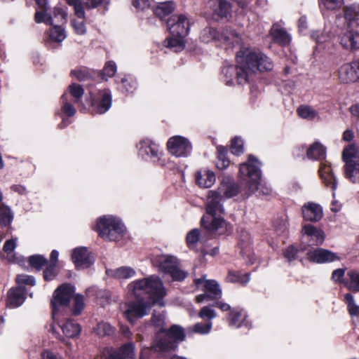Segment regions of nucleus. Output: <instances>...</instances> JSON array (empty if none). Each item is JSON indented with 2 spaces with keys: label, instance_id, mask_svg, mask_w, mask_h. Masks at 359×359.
Masks as SVG:
<instances>
[{
  "label": "nucleus",
  "instance_id": "ddd939ff",
  "mask_svg": "<svg viewBox=\"0 0 359 359\" xmlns=\"http://www.w3.org/2000/svg\"><path fill=\"white\" fill-rule=\"evenodd\" d=\"M208 6L217 20L226 18L231 14V5L226 0H209Z\"/></svg>",
  "mask_w": 359,
  "mask_h": 359
},
{
  "label": "nucleus",
  "instance_id": "7c9ffc66",
  "mask_svg": "<svg viewBox=\"0 0 359 359\" xmlns=\"http://www.w3.org/2000/svg\"><path fill=\"white\" fill-rule=\"evenodd\" d=\"M228 149L226 147L223 146L217 147V160L216 161V166L220 170L226 168L230 163L229 159L226 158Z\"/></svg>",
  "mask_w": 359,
  "mask_h": 359
},
{
  "label": "nucleus",
  "instance_id": "f8f14e48",
  "mask_svg": "<svg viewBox=\"0 0 359 359\" xmlns=\"http://www.w3.org/2000/svg\"><path fill=\"white\" fill-rule=\"evenodd\" d=\"M72 259L78 269H86L93 263V259L86 248L81 247L74 250Z\"/></svg>",
  "mask_w": 359,
  "mask_h": 359
},
{
  "label": "nucleus",
  "instance_id": "a19ab883",
  "mask_svg": "<svg viewBox=\"0 0 359 359\" xmlns=\"http://www.w3.org/2000/svg\"><path fill=\"white\" fill-rule=\"evenodd\" d=\"M29 263L32 267L41 270L43 266L48 265V260L42 255H36L29 258Z\"/></svg>",
  "mask_w": 359,
  "mask_h": 359
},
{
  "label": "nucleus",
  "instance_id": "c03bdc74",
  "mask_svg": "<svg viewBox=\"0 0 359 359\" xmlns=\"http://www.w3.org/2000/svg\"><path fill=\"white\" fill-rule=\"evenodd\" d=\"M344 299L348 305L350 314L359 318V306L355 304L353 295L350 293H347L344 295Z\"/></svg>",
  "mask_w": 359,
  "mask_h": 359
},
{
  "label": "nucleus",
  "instance_id": "a18cd8bd",
  "mask_svg": "<svg viewBox=\"0 0 359 359\" xmlns=\"http://www.w3.org/2000/svg\"><path fill=\"white\" fill-rule=\"evenodd\" d=\"M1 223L4 225H8L13 219V214L11 209L4 205L0 207Z\"/></svg>",
  "mask_w": 359,
  "mask_h": 359
},
{
  "label": "nucleus",
  "instance_id": "a211bd4d",
  "mask_svg": "<svg viewBox=\"0 0 359 359\" xmlns=\"http://www.w3.org/2000/svg\"><path fill=\"white\" fill-rule=\"evenodd\" d=\"M302 215L305 220L317 222L322 218L323 210L319 205L314 203H308L302 207Z\"/></svg>",
  "mask_w": 359,
  "mask_h": 359
},
{
  "label": "nucleus",
  "instance_id": "4c0bfd02",
  "mask_svg": "<svg viewBox=\"0 0 359 359\" xmlns=\"http://www.w3.org/2000/svg\"><path fill=\"white\" fill-rule=\"evenodd\" d=\"M297 114L302 118L313 120L318 113L311 107L308 105H300L297 109Z\"/></svg>",
  "mask_w": 359,
  "mask_h": 359
},
{
  "label": "nucleus",
  "instance_id": "f3484780",
  "mask_svg": "<svg viewBox=\"0 0 359 359\" xmlns=\"http://www.w3.org/2000/svg\"><path fill=\"white\" fill-rule=\"evenodd\" d=\"M309 259L317 263H324L338 260L339 257L334 252L323 248H318L308 253Z\"/></svg>",
  "mask_w": 359,
  "mask_h": 359
},
{
  "label": "nucleus",
  "instance_id": "de8ad7c7",
  "mask_svg": "<svg viewBox=\"0 0 359 359\" xmlns=\"http://www.w3.org/2000/svg\"><path fill=\"white\" fill-rule=\"evenodd\" d=\"M242 318V311L238 309L231 310L229 314V324L230 326L237 327V325L241 323V319Z\"/></svg>",
  "mask_w": 359,
  "mask_h": 359
},
{
  "label": "nucleus",
  "instance_id": "5701e85b",
  "mask_svg": "<svg viewBox=\"0 0 359 359\" xmlns=\"http://www.w3.org/2000/svg\"><path fill=\"white\" fill-rule=\"evenodd\" d=\"M217 191L222 198H231L241 191L239 185L234 182L222 183Z\"/></svg>",
  "mask_w": 359,
  "mask_h": 359
},
{
  "label": "nucleus",
  "instance_id": "680f3d73",
  "mask_svg": "<svg viewBox=\"0 0 359 359\" xmlns=\"http://www.w3.org/2000/svg\"><path fill=\"white\" fill-rule=\"evenodd\" d=\"M81 20H73L72 21V25L74 28L75 32L78 34H84L86 33V26L84 22L82 20L83 18L81 19Z\"/></svg>",
  "mask_w": 359,
  "mask_h": 359
},
{
  "label": "nucleus",
  "instance_id": "ea45409f",
  "mask_svg": "<svg viewBox=\"0 0 359 359\" xmlns=\"http://www.w3.org/2000/svg\"><path fill=\"white\" fill-rule=\"evenodd\" d=\"M183 38L179 36L169 38L165 41V46L170 48H174L175 52L181 51L184 48Z\"/></svg>",
  "mask_w": 359,
  "mask_h": 359
},
{
  "label": "nucleus",
  "instance_id": "4468645a",
  "mask_svg": "<svg viewBox=\"0 0 359 359\" xmlns=\"http://www.w3.org/2000/svg\"><path fill=\"white\" fill-rule=\"evenodd\" d=\"M100 99L92 102L93 110L97 114H104L111 106V94L109 89H103L99 91Z\"/></svg>",
  "mask_w": 359,
  "mask_h": 359
},
{
  "label": "nucleus",
  "instance_id": "7ed1b4c3",
  "mask_svg": "<svg viewBox=\"0 0 359 359\" xmlns=\"http://www.w3.org/2000/svg\"><path fill=\"white\" fill-rule=\"evenodd\" d=\"M222 197L217 190L210 191L206 203V215L201 219L202 225L208 231L224 233L227 230V224L220 217L224 212Z\"/></svg>",
  "mask_w": 359,
  "mask_h": 359
},
{
  "label": "nucleus",
  "instance_id": "f257e3e1",
  "mask_svg": "<svg viewBox=\"0 0 359 359\" xmlns=\"http://www.w3.org/2000/svg\"><path fill=\"white\" fill-rule=\"evenodd\" d=\"M128 290L137 299L136 302L128 304L127 310L124 312L125 317L132 324L136 319L145 316L151 305H163L161 299L165 292L163 283L158 277L151 276L134 281L128 285Z\"/></svg>",
  "mask_w": 359,
  "mask_h": 359
},
{
  "label": "nucleus",
  "instance_id": "423d86ee",
  "mask_svg": "<svg viewBox=\"0 0 359 359\" xmlns=\"http://www.w3.org/2000/svg\"><path fill=\"white\" fill-rule=\"evenodd\" d=\"M342 159L345 163L346 178L353 183L359 182V150L358 147L354 144L346 147L342 152Z\"/></svg>",
  "mask_w": 359,
  "mask_h": 359
},
{
  "label": "nucleus",
  "instance_id": "9b49d317",
  "mask_svg": "<svg viewBox=\"0 0 359 359\" xmlns=\"http://www.w3.org/2000/svg\"><path fill=\"white\" fill-rule=\"evenodd\" d=\"M168 151L177 157L185 156L189 153L191 146L189 140L182 136L170 137L167 142Z\"/></svg>",
  "mask_w": 359,
  "mask_h": 359
},
{
  "label": "nucleus",
  "instance_id": "37998d69",
  "mask_svg": "<svg viewBox=\"0 0 359 359\" xmlns=\"http://www.w3.org/2000/svg\"><path fill=\"white\" fill-rule=\"evenodd\" d=\"M116 72V65L113 61H108L105 63V65L100 72V76L102 79L107 80V78H110L114 76Z\"/></svg>",
  "mask_w": 359,
  "mask_h": 359
},
{
  "label": "nucleus",
  "instance_id": "052dcab7",
  "mask_svg": "<svg viewBox=\"0 0 359 359\" xmlns=\"http://www.w3.org/2000/svg\"><path fill=\"white\" fill-rule=\"evenodd\" d=\"M16 282L18 284H25L32 286L35 284V280L32 276L25 274L18 275Z\"/></svg>",
  "mask_w": 359,
  "mask_h": 359
},
{
  "label": "nucleus",
  "instance_id": "20e7f679",
  "mask_svg": "<svg viewBox=\"0 0 359 359\" xmlns=\"http://www.w3.org/2000/svg\"><path fill=\"white\" fill-rule=\"evenodd\" d=\"M261 163L252 155L248 156V162L240 165L239 175L241 181L245 184V194L250 195L258 189L261 178Z\"/></svg>",
  "mask_w": 359,
  "mask_h": 359
},
{
  "label": "nucleus",
  "instance_id": "5fc2aeb1",
  "mask_svg": "<svg viewBox=\"0 0 359 359\" xmlns=\"http://www.w3.org/2000/svg\"><path fill=\"white\" fill-rule=\"evenodd\" d=\"M212 327V323L210 322L206 323H196L195 324L192 328L191 330L194 332L199 333V334H207L209 332Z\"/></svg>",
  "mask_w": 359,
  "mask_h": 359
},
{
  "label": "nucleus",
  "instance_id": "393cba45",
  "mask_svg": "<svg viewBox=\"0 0 359 359\" xmlns=\"http://www.w3.org/2000/svg\"><path fill=\"white\" fill-rule=\"evenodd\" d=\"M218 40L231 43L233 46L240 45L241 39L240 35L231 28H225L219 34Z\"/></svg>",
  "mask_w": 359,
  "mask_h": 359
},
{
  "label": "nucleus",
  "instance_id": "09e8293b",
  "mask_svg": "<svg viewBox=\"0 0 359 359\" xmlns=\"http://www.w3.org/2000/svg\"><path fill=\"white\" fill-rule=\"evenodd\" d=\"M66 1L69 5L74 6L75 14L79 18H84L85 11L80 0H66Z\"/></svg>",
  "mask_w": 359,
  "mask_h": 359
},
{
  "label": "nucleus",
  "instance_id": "6ab92c4d",
  "mask_svg": "<svg viewBox=\"0 0 359 359\" xmlns=\"http://www.w3.org/2000/svg\"><path fill=\"white\" fill-rule=\"evenodd\" d=\"M137 148L139 154L143 157H158L159 147L157 144L154 143L149 139H144L141 140L137 145Z\"/></svg>",
  "mask_w": 359,
  "mask_h": 359
},
{
  "label": "nucleus",
  "instance_id": "338daca9",
  "mask_svg": "<svg viewBox=\"0 0 359 359\" xmlns=\"http://www.w3.org/2000/svg\"><path fill=\"white\" fill-rule=\"evenodd\" d=\"M149 0H133V5L140 10H144L149 6Z\"/></svg>",
  "mask_w": 359,
  "mask_h": 359
},
{
  "label": "nucleus",
  "instance_id": "c756f323",
  "mask_svg": "<svg viewBox=\"0 0 359 359\" xmlns=\"http://www.w3.org/2000/svg\"><path fill=\"white\" fill-rule=\"evenodd\" d=\"M162 332H165L168 336L170 337L173 342L176 345V343L179 341H182L185 339V334L184 329L179 326L174 325L170 327L168 330H163Z\"/></svg>",
  "mask_w": 359,
  "mask_h": 359
},
{
  "label": "nucleus",
  "instance_id": "72a5a7b5",
  "mask_svg": "<svg viewBox=\"0 0 359 359\" xmlns=\"http://www.w3.org/2000/svg\"><path fill=\"white\" fill-rule=\"evenodd\" d=\"M134 346L133 344H126L123 345L119 353L116 354H111L110 359H130L133 355Z\"/></svg>",
  "mask_w": 359,
  "mask_h": 359
},
{
  "label": "nucleus",
  "instance_id": "bb28decb",
  "mask_svg": "<svg viewBox=\"0 0 359 359\" xmlns=\"http://www.w3.org/2000/svg\"><path fill=\"white\" fill-rule=\"evenodd\" d=\"M271 34L273 39L282 45L287 44L290 38L286 31L278 25H273L271 29Z\"/></svg>",
  "mask_w": 359,
  "mask_h": 359
},
{
  "label": "nucleus",
  "instance_id": "c9c22d12",
  "mask_svg": "<svg viewBox=\"0 0 359 359\" xmlns=\"http://www.w3.org/2000/svg\"><path fill=\"white\" fill-rule=\"evenodd\" d=\"M349 280L346 283L347 288L353 292H359V272L356 271H349L347 273Z\"/></svg>",
  "mask_w": 359,
  "mask_h": 359
},
{
  "label": "nucleus",
  "instance_id": "aec40b11",
  "mask_svg": "<svg viewBox=\"0 0 359 359\" xmlns=\"http://www.w3.org/2000/svg\"><path fill=\"white\" fill-rule=\"evenodd\" d=\"M25 299V289L18 286L11 288L8 293L7 304L10 307L15 308L20 306Z\"/></svg>",
  "mask_w": 359,
  "mask_h": 359
},
{
  "label": "nucleus",
  "instance_id": "69168bd1",
  "mask_svg": "<svg viewBox=\"0 0 359 359\" xmlns=\"http://www.w3.org/2000/svg\"><path fill=\"white\" fill-rule=\"evenodd\" d=\"M297 252V250L293 245H290L285 250L284 257L290 262L295 259Z\"/></svg>",
  "mask_w": 359,
  "mask_h": 359
},
{
  "label": "nucleus",
  "instance_id": "13d9d810",
  "mask_svg": "<svg viewBox=\"0 0 359 359\" xmlns=\"http://www.w3.org/2000/svg\"><path fill=\"white\" fill-rule=\"evenodd\" d=\"M217 316L216 312L215 310L210 309L209 306H203L199 313L198 316L203 319H206L208 320H210L213 318H215Z\"/></svg>",
  "mask_w": 359,
  "mask_h": 359
},
{
  "label": "nucleus",
  "instance_id": "603ef678",
  "mask_svg": "<svg viewBox=\"0 0 359 359\" xmlns=\"http://www.w3.org/2000/svg\"><path fill=\"white\" fill-rule=\"evenodd\" d=\"M61 99L62 101V111L68 116H73L76 114V109L74 108L72 104L68 102L67 95L64 94Z\"/></svg>",
  "mask_w": 359,
  "mask_h": 359
},
{
  "label": "nucleus",
  "instance_id": "864d4df0",
  "mask_svg": "<svg viewBox=\"0 0 359 359\" xmlns=\"http://www.w3.org/2000/svg\"><path fill=\"white\" fill-rule=\"evenodd\" d=\"M200 232L198 229H194L188 233L187 235V243L189 247L195 245L199 241Z\"/></svg>",
  "mask_w": 359,
  "mask_h": 359
},
{
  "label": "nucleus",
  "instance_id": "79ce46f5",
  "mask_svg": "<svg viewBox=\"0 0 359 359\" xmlns=\"http://www.w3.org/2000/svg\"><path fill=\"white\" fill-rule=\"evenodd\" d=\"M219 34H217L216 29L208 27L203 29L201 32V39L205 43H208L212 40H218Z\"/></svg>",
  "mask_w": 359,
  "mask_h": 359
},
{
  "label": "nucleus",
  "instance_id": "6e6d98bb",
  "mask_svg": "<svg viewBox=\"0 0 359 359\" xmlns=\"http://www.w3.org/2000/svg\"><path fill=\"white\" fill-rule=\"evenodd\" d=\"M84 307L83 297L77 294L74 299L73 314L74 316L79 315Z\"/></svg>",
  "mask_w": 359,
  "mask_h": 359
},
{
  "label": "nucleus",
  "instance_id": "4be33fe9",
  "mask_svg": "<svg viewBox=\"0 0 359 359\" xmlns=\"http://www.w3.org/2000/svg\"><path fill=\"white\" fill-rule=\"evenodd\" d=\"M215 182V176L210 170H200L196 173V182L201 188H209Z\"/></svg>",
  "mask_w": 359,
  "mask_h": 359
},
{
  "label": "nucleus",
  "instance_id": "49530a36",
  "mask_svg": "<svg viewBox=\"0 0 359 359\" xmlns=\"http://www.w3.org/2000/svg\"><path fill=\"white\" fill-rule=\"evenodd\" d=\"M303 231L305 234L308 236H313L317 238L318 240L323 241L324 238L323 232L320 230L316 229L314 226L311 224H306L303 227Z\"/></svg>",
  "mask_w": 359,
  "mask_h": 359
},
{
  "label": "nucleus",
  "instance_id": "4d7b16f0",
  "mask_svg": "<svg viewBox=\"0 0 359 359\" xmlns=\"http://www.w3.org/2000/svg\"><path fill=\"white\" fill-rule=\"evenodd\" d=\"M113 333V327L107 323H100L97 327V334L100 336L109 335Z\"/></svg>",
  "mask_w": 359,
  "mask_h": 359
},
{
  "label": "nucleus",
  "instance_id": "412c9836",
  "mask_svg": "<svg viewBox=\"0 0 359 359\" xmlns=\"http://www.w3.org/2000/svg\"><path fill=\"white\" fill-rule=\"evenodd\" d=\"M163 332L164 333L163 335H161L159 333L156 336V338L154 342L153 348L156 351H168L175 349L176 345L173 342V340L170 338L165 332Z\"/></svg>",
  "mask_w": 359,
  "mask_h": 359
},
{
  "label": "nucleus",
  "instance_id": "bf43d9fd",
  "mask_svg": "<svg viewBox=\"0 0 359 359\" xmlns=\"http://www.w3.org/2000/svg\"><path fill=\"white\" fill-rule=\"evenodd\" d=\"M322 4L328 10H336L341 7L344 0H320Z\"/></svg>",
  "mask_w": 359,
  "mask_h": 359
},
{
  "label": "nucleus",
  "instance_id": "cd10ccee",
  "mask_svg": "<svg viewBox=\"0 0 359 359\" xmlns=\"http://www.w3.org/2000/svg\"><path fill=\"white\" fill-rule=\"evenodd\" d=\"M306 155L309 158L320 160L325 156V148L320 143L315 142L307 149Z\"/></svg>",
  "mask_w": 359,
  "mask_h": 359
},
{
  "label": "nucleus",
  "instance_id": "f704fd0d",
  "mask_svg": "<svg viewBox=\"0 0 359 359\" xmlns=\"http://www.w3.org/2000/svg\"><path fill=\"white\" fill-rule=\"evenodd\" d=\"M344 15L348 27H353L358 25L359 20V13L353 7H344Z\"/></svg>",
  "mask_w": 359,
  "mask_h": 359
},
{
  "label": "nucleus",
  "instance_id": "2f4dec72",
  "mask_svg": "<svg viewBox=\"0 0 359 359\" xmlns=\"http://www.w3.org/2000/svg\"><path fill=\"white\" fill-rule=\"evenodd\" d=\"M61 329L64 334L69 338L76 337L81 331L79 325L72 320L67 321L61 326Z\"/></svg>",
  "mask_w": 359,
  "mask_h": 359
},
{
  "label": "nucleus",
  "instance_id": "6e6552de",
  "mask_svg": "<svg viewBox=\"0 0 359 359\" xmlns=\"http://www.w3.org/2000/svg\"><path fill=\"white\" fill-rule=\"evenodd\" d=\"M158 262L160 270L170 275L174 280L182 281L188 275L187 271L180 269V262L176 257L163 255L159 257Z\"/></svg>",
  "mask_w": 359,
  "mask_h": 359
},
{
  "label": "nucleus",
  "instance_id": "f03ea898",
  "mask_svg": "<svg viewBox=\"0 0 359 359\" xmlns=\"http://www.w3.org/2000/svg\"><path fill=\"white\" fill-rule=\"evenodd\" d=\"M236 66L227 65L222 68L227 85L233 84L234 79L238 84L247 83L258 71H269L273 68L267 56L244 47L236 53Z\"/></svg>",
  "mask_w": 359,
  "mask_h": 359
},
{
  "label": "nucleus",
  "instance_id": "0eeeda50",
  "mask_svg": "<svg viewBox=\"0 0 359 359\" xmlns=\"http://www.w3.org/2000/svg\"><path fill=\"white\" fill-rule=\"evenodd\" d=\"M74 292V287L69 284H63L55 291L53 299L51 301L52 316L54 320L60 311L69 306Z\"/></svg>",
  "mask_w": 359,
  "mask_h": 359
},
{
  "label": "nucleus",
  "instance_id": "e2e57ef3",
  "mask_svg": "<svg viewBox=\"0 0 359 359\" xmlns=\"http://www.w3.org/2000/svg\"><path fill=\"white\" fill-rule=\"evenodd\" d=\"M46 268L43 271V276L45 280H52L55 276V265L49 264L46 266Z\"/></svg>",
  "mask_w": 359,
  "mask_h": 359
},
{
  "label": "nucleus",
  "instance_id": "a878e982",
  "mask_svg": "<svg viewBox=\"0 0 359 359\" xmlns=\"http://www.w3.org/2000/svg\"><path fill=\"white\" fill-rule=\"evenodd\" d=\"M108 276L116 279H128L133 277L135 271L133 269L128 266H122L116 269L107 270Z\"/></svg>",
  "mask_w": 359,
  "mask_h": 359
},
{
  "label": "nucleus",
  "instance_id": "c85d7f7f",
  "mask_svg": "<svg viewBox=\"0 0 359 359\" xmlns=\"http://www.w3.org/2000/svg\"><path fill=\"white\" fill-rule=\"evenodd\" d=\"M48 11V8H36L34 17L35 22L38 24L43 22L47 25H53V17Z\"/></svg>",
  "mask_w": 359,
  "mask_h": 359
},
{
  "label": "nucleus",
  "instance_id": "9d476101",
  "mask_svg": "<svg viewBox=\"0 0 359 359\" xmlns=\"http://www.w3.org/2000/svg\"><path fill=\"white\" fill-rule=\"evenodd\" d=\"M337 76L342 83H351L359 80V59L342 65L337 71Z\"/></svg>",
  "mask_w": 359,
  "mask_h": 359
},
{
  "label": "nucleus",
  "instance_id": "dca6fc26",
  "mask_svg": "<svg viewBox=\"0 0 359 359\" xmlns=\"http://www.w3.org/2000/svg\"><path fill=\"white\" fill-rule=\"evenodd\" d=\"M319 175L325 186L330 187L332 191L337 188V180L332 173V169L327 161L321 162L318 169Z\"/></svg>",
  "mask_w": 359,
  "mask_h": 359
},
{
  "label": "nucleus",
  "instance_id": "3c124183",
  "mask_svg": "<svg viewBox=\"0 0 359 359\" xmlns=\"http://www.w3.org/2000/svg\"><path fill=\"white\" fill-rule=\"evenodd\" d=\"M71 74L75 76L80 81H86L91 77V74L86 68L72 70L71 72Z\"/></svg>",
  "mask_w": 359,
  "mask_h": 359
},
{
  "label": "nucleus",
  "instance_id": "39448f33",
  "mask_svg": "<svg viewBox=\"0 0 359 359\" xmlns=\"http://www.w3.org/2000/svg\"><path fill=\"white\" fill-rule=\"evenodd\" d=\"M95 229L100 237L108 241L120 240L126 230L123 224L119 219L110 215L100 217Z\"/></svg>",
  "mask_w": 359,
  "mask_h": 359
},
{
  "label": "nucleus",
  "instance_id": "b1692460",
  "mask_svg": "<svg viewBox=\"0 0 359 359\" xmlns=\"http://www.w3.org/2000/svg\"><path fill=\"white\" fill-rule=\"evenodd\" d=\"M204 290L210 300L218 299L222 297V290L218 283L214 280H206Z\"/></svg>",
  "mask_w": 359,
  "mask_h": 359
},
{
  "label": "nucleus",
  "instance_id": "473e14b6",
  "mask_svg": "<svg viewBox=\"0 0 359 359\" xmlns=\"http://www.w3.org/2000/svg\"><path fill=\"white\" fill-rule=\"evenodd\" d=\"M48 39L53 42L60 43L66 38L65 29L58 25H53L48 32Z\"/></svg>",
  "mask_w": 359,
  "mask_h": 359
},
{
  "label": "nucleus",
  "instance_id": "58836bf2",
  "mask_svg": "<svg viewBox=\"0 0 359 359\" xmlns=\"http://www.w3.org/2000/svg\"><path fill=\"white\" fill-rule=\"evenodd\" d=\"M68 90L74 99V102L79 103L84 93L81 86L76 83H72L69 86Z\"/></svg>",
  "mask_w": 359,
  "mask_h": 359
},
{
  "label": "nucleus",
  "instance_id": "8fccbe9b",
  "mask_svg": "<svg viewBox=\"0 0 359 359\" xmlns=\"http://www.w3.org/2000/svg\"><path fill=\"white\" fill-rule=\"evenodd\" d=\"M231 153L239 155L243 152V142L240 137H234L231 142Z\"/></svg>",
  "mask_w": 359,
  "mask_h": 359
},
{
  "label": "nucleus",
  "instance_id": "1a4fd4ad",
  "mask_svg": "<svg viewBox=\"0 0 359 359\" xmlns=\"http://www.w3.org/2000/svg\"><path fill=\"white\" fill-rule=\"evenodd\" d=\"M189 20L184 14L174 15L167 20V27L172 36L185 37L189 32Z\"/></svg>",
  "mask_w": 359,
  "mask_h": 359
},
{
  "label": "nucleus",
  "instance_id": "774afa93",
  "mask_svg": "<svg viewBox=\"0 0 359 359\" xmlns=\"http://www.w3.org/2000/svg\"><path fill=\"white\" fill-rule=\"evenodd\" d=\"M16 247L15 241L13 239L6 241L4 245V251L8 254L12 252Z\"/></svg>",
  "mask_w": 359,
  "mask_h": 359
},
{
  "label": "nucleus",
  "instance_id": "2eb2a0df",
  "mask_svg": "<svg viewBox=\"0 0 359 359\" xmlns=\"http://www.w3.org/2000/svg\"><path fill=\"white\" fill-rule=\"evenodd\" d=\"M339 43L346 50L354 51L359 49V33L353 30L346 31L339 35Z\"/></svg>",
  "mask_w": 359,
  "mask_h": 359
},
{
  "label": "nucleus",
  "instance_id": "0e129e2a",
  "mask_svg": "<svg viewBox=\"0 0 359 359\" xmlns=\"http://www.w3.org/2000/svg\"><path fill=\"white\" fill-rule=\"evenodd\" d=\"M344 273H345V269H337L332 272V279L335 283H343L344 282L343 278L344 276Z\"/></svg>",
  "mask_w": 359,
  "mask_h": 359
},
{
  "label": "nucleus",
  "instance_id": "e433bc0d",
  "mask_svg": "<svg viewBox=\"0 0 359 359\" xmlns=\"http://www.w3.org/2000/svg\"><path fill=\"white\" fill-rule=\"evenodd\" d=\"M174 10L173 3L172 1H166L160 3L155 8L154 13L160 18L171 13Z\"/></svg>",
  "mask_w": 359,
  "mask_h": 359
}]
</instances>
